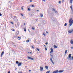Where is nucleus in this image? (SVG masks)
I'll list each match as a JSON object with an SVG mask.
<instances>
[{
    "label": "nucleus",
    "mask_w": 73,
    "mask_h": 73,
    "mask_svg": "<svg viewBox=\"0 0 73 73\" xmlns=\"http://www.w3.org/2000/svg\"><path fill=\"white\" fill-rule=\"evenodd\" d=\"M63 72H64V70H60L59 71L58 70H57L53 72V73H58H58H62Z\"/></svg>",
    "instance_id": "obj_1"
},
{
    "label": "nucleus",
    "mask_w": 73,
    "mask_h": 73,
    "mask_svg": "<svg viewBox=\"0 0 73 73\" xmlns=\"http://www.w3.org/2000/svg\"><path fill=\"white\" fill-rule=\"evenodd\" d=\"M72 18H71L69 20V23H70V26H71L73 23V20H72Z\"/></svg>",
    "instance_id": "obj_2"
},
{
    "label": "nucleus",
    "mask_w": 73,
    "mask_h": 73,
    "mask_svg": "<svg viewBox=\"0 0 73 73\" xmlns=\"http://www.w3.org/2000/svg\"><path fill=\"white\" fill-rule=\"evenodd\" d=\"M73 29H72L68 31V32L69 33H72V32H73Z\"/></svg>",
    "instance_id": "obj_3"
},
{
    "label": "nucleus",
    "mask_w": 73,
    "mask_h": 73,
    "mask_svg": "<svg viewBox=\"0 0 73 73\" xmlns=\"http://www.w3.org/2000/svg\"><path fill=\"white\" fill-rule=\"evenodd\" d=\"M50 61H51V62H52V63L53 64V65H54V63L53 61V60H52V58H50Z\"/></svg>",
    "instance_id": "obj_4"
},
{
    "label": "nucleus",
    "mask_w": 73,
    "mask_h": 73,
    "mask_svg": "<svg viewBox=\"0 0 73 73\" xmlns=\"http://www.w3.org/2000/svg\"><path fill=\"white\" fill-rule=\"evenodd\" d=\"M50 61H51V62H52V63L53 64V65H54V63L53 61V60H52V58H50Z\"/></svg>",
    "instance_id": "obj_5"
},
{
    "label": "nucleus",
    "mask_w": 73,
    "mask_h": 73,
    "mask_svg": "<svg viewBox=\"0 0 73 73\" xmlns=\"http://www.w3.org/2000/svg\"><path fill=\"white\" fill-rule=\"evenodd\" d=\"M40 70L41 72H42V70H44V68L43 67H42L40 66Z\"/></svg>",
    "instance_id": "obj_6"
},
{
    "label": "nucleus",
    "mask_w": 73,
    "mask_h": 73,
    "mask_svg": "<svg viewBox=\"0 0 73 73\" xmlns=\"http://www.w3.org/2000/svg\"><path fill=\"white\" fill-rule=\"evenodd\" d=\"M71 56H72V54H70L68 55V58H67V59L69 60V58H71Z\"/></svg>",
    "instance_id": "obj_7"
},
{
    "label": "nucleus",
    "mask_w": 73,
    "mask_h": 73,
    "mask_svg": "<svg viewBox=\"0 0 73 73\" xmlns=\"http://www.w3.org/2000/svg\"><path fill=\"white\" fill-rule=\"evenodd\" d=\"M28 58L30 60H34L33 58H32L29 56L28 57Z\"/></svg>",
    "instance_id": "obj_8"
},
{
    "label": "nucleus",
    "mask_w": 73,
    "mask_h": 73,
    "mask_svg": "<svg viewBox=\"0 0 73 73\" xmlns=\"http://www.w3.org/2000/svg\"><path fill=\"white\" fill-rule=\"evenodd\" d=\"M50 50L51 51L50 52V53H53V48H51Z\"/></svg>",
    "instance_id": "obj_9"
},
{
    "label": "nucleus",
    "mask_w": 73,
    "mask_h": 73,
    "mask_svg": "<svg viewBox=\"0 0 73 73\" xmlns=\"http://www.w3.org/2000/svg\"><path fill=\"white\" fill-rule=\"evenodd\" d=\"M4 53V51H3L1 53V57H2L3 56V54Z\"/></svg>",
    "instance_id": "obj_10"
},
{
    "label": "nucleus",
    "mask_w": 73,
    "mask_h": 73,
    "mask_svg": "<svg viewBox=\"0 0 73 73\" xmlns=\"http://www.w3.org/2000/svg\"><path fill=\"white\" fill-rule=\"evenodd\" d=\"M22 64H21V63H18V66H21V65Z\"/></svg>",
    "instance_id": "obj_11"
},
{
    "label": "nucleus",
    "mask_w": 73,
    "mask_h": 73,
    "mask_svg": "<svg viewBox=\"0 0 73 73\" xmlns=\"http://www.w3.org/2000/svg\"><path fill=\"white\" fill-rule=\"evenodd\" d=\"M54 48H57V46H56V45H54Z\"/></svg>",
    "instance_id": "obj_12"
},
{
    "label": "nucleus",
    "mask_w": 73,
    "mask_h": 73,
    "mask_svg": "<svg viewBox=\"0 0 73 73\" xmlns=\"http://www.w3.org/2000/svg\"><path fill=\"white\" fill-rule=\"evenodd\" d=\"M52 20L53 21H54L55 20H56V18H54V17H53V19L52 18Z\"/></svg>",
    "instance_id": "obj_13"
},
{
    "label": "nucleus",
    "mask_w": 73,
    "mask_h": 73,
    "mask_svg": "<svg viewBox=\"0 0 73 73\" xmlns=\"http://www.w3.org/2000/svg\"><path fill=\"white\" fill-rule=\"evenodd\" d=\"M70 43L71 44H73V40H71V41H70Z\"/></svg>",
    "instance_id": "obj_14"
},
{
    "label": "nucleus",
    "mask_w": 73,
    "mask_h": 73,
    "mask_svg": "<svg viewBox=\"0 0 73 73\" xmlns=\"http://www.w3.org/2000/svg\"><path fill=\"white\" fill-rule=\"evenodd\" d=\"M17 25L18 27H19V25H20V23H19V22L17 23Z\"/></svg>",
    "instance_id": "obj_15"
},
{
    "label": "nucleus",
    "mask_w": 73,
    "mask_h": 73,
    "mask_svg": "<svg viewBox=\"0 0 73 73\" xmlns=\"http://www.w3.org/2000/svg\"><path fill=\"white\" fill-rule=\"evenodd\" d=\"M45 68L46 69H48V66H46Z\"/></svg>",
    "instance_id": "obj_16"
},
{
    "label": "nucleus",
    "mask_w": 73,
    "mask_h": 73,
    "mask_svg": "<svg viewBox=\"0 0 73 73\" xmlns=\"http://www.w3.org/2000/svg\"><path fill=\"white\" fill-rule=\"evenodd\" d=\"M67 52H68V50H66L65 51V54H66V53H67Z\"/></svg>",
    "instance_id": "obj_17"
},
{
    "label": "nucleus",
    "mask_w": 73,
    "mask_h": 73,
    "mask_svg": "<svg viewBox=\"0 0 73 73\" xmlns=\"http://www.w3.org/2000/svg\"><path fill=\"white\" fill-rule=\"evenodd\" d=\"M17 35H19V31H17Z\"/></svg>",
    "instance_id": "obj_18"
},
{
    "label": "nucleus",
    "mask_w": 73,
    "mask_h": 73,
    "mask_svg": "<svg viewBox=\"0 0 73 73\" xmlns=\"http://www.w3.org/2000/svg\"><path fill=\"white\" fill-rule=\"evenodd\" d=\"M26 42H29V40H27L26 41Z\"/></svg>",
    "instance_id": "obj_19"
},
{
    "label": "nucleus",
    "mask_w": 73,
    "mask_h": 73,
    "mask_svg": "<svg viewBox=\"0 0 73 73\" xmlns=\"http://www.w3.org/2000/svg\"><path fill=\"white\" fill-rule=\"evenodd\" d=\"M73 1V0H70V3L72 4V2Z\"/></svg>",
    "instance_id": "obj_20"
},
{
    "label": "nucleus",
    "mask_w": 73,
    "mask_h": 73,
    "mask_svg": "<svg viewBox=\"0 0 73 73\" xmlns=\"http://www.w3.org/2000/svg\"><path fill=\"white\" fill-rule=\"evenodd\" d=\"M19 61H16V64H19Z\"/></svg>",
    "instance_id": "obj_21"
},
{
    "label": "nucleus",
    "mask_w": 73,
    "mask_h": 73,
    "mask_svg": "<svg viewBox=\"0 0 73 73\" xmlns=\"http://www.w3.org/2000/svg\"><path fill=\"white\" fill-rule=\"evenodd\" d=\"M36 50H38V51H40V49H38V48H36Z\"/></svg>",
    "instance_id": "obj_22"
},
{
    "label": "nucleus",
    "mask_w": 73,
    "mask_h": 73,
    "mask_svg": "<svg viewBox=\"0 0 73 73\" xmlns=\"http://www.w3.org/2000/svg\"><path fill=\"white\" fill-rule=\"evenodd\" d=\"M40 16H41V17H42V16H43V15H42V14H40Z\"/></svg>",
    "instance_id": "obj_23"
},
{
    "label": "nucleus",
    "mask_w": 73,
    "mask_h": 73,
    "mask_svg": "<svg viewBox=\"0 0 73 73\" xmlns=\"http://www.w3.org/2000/svg\"><path fill=\"white\" fill-rule=\"evenodd\" d=\"M67 25V24L66 23H65V24H64L65 27H66V26Z\"/></svg>",
    "instance_id": "obj_24"
},
{
    "label": "nucleus",
    "mask_w": 73,
    "mask_h": 73,
    "mask_svg": "<svg viewBox=\"0 0 73 73\" xmlns=\"http://www.w3.org/2000/svg\"><path fill=\"white\" fill-rule=\"evenodd\" d=\"M61 1H59L58 3L59 4H61Z\"/></svg>",
    "instance_id": "obj_25"
},
{
    "label": "nucleus",
    "mask_w": 73,
    "mask_h": 73,
    "mask_svg": "<svg viewBox=\"0 0 73 73\" xmlns=\"http://www.w3.org/2000/svg\"><path fill=\"white\" fill-rule=\"evenodd\" d=\"M32 29H33V30H35V28L34 27H32Z\"/></svg>",
    "instance_id": "obj_26"
},
{
    "label": "nucleus",
    "mask_w": 73,
    "mask_h": 73,
    "mask_svg": "<svg viewBox=\"0 0 73 73\" xmlns=\"http://www.w3.org/2000/svg\"><path fill=\"white\" fill-rule=\"evenodd\" d=\"M32 7H35V5H31Z\"/></svg>",
    "instance_id": "obj_27"
},
{
    "label": "nucleus",
    "mask_w": 73,
    "mask_h": 73,
    "mask_svg": "<svg viewBox=\"0 0 73 73\" xmlns=\"http://www.w3.org/2000/svg\"><path fill=\"white\" fill-rule=\"evenodd\" d=\"M28 11H31V9H30L29 8H28Z\"/></svg>",
    "instance_id": "obj_28"
},
{
    "label": "nucleus",
    "mask_w": 73,
    "mask_h": 73,
    "mask_svg": "<svg viewBox=\"0 0 73 73\" xmlns=\"http://www.w3.org/2000/svg\"><path fill=\"white\" fill-rule=\"evenodd\" d=\"M24 31H25V32H26V31H27V30H26V29H24Z\"/></svg>",
    "instance_id": "obj_29"
},
{
    "label": "nucleus",
    "mask_w": 73,
    "mask_h": 73,
    "mask_svg": "<svg viewBox=\"0 0 73 73\" xmlns=\"http://www.w3.org/2000/svg\"><path fill=\"white\" fill-rule=\"evenodd\" d=\"M14 19H16V16H14Z\"/></svg>",
    "instance_id": "obj_30"
},
{
    "label": "nucleus",
    "mask_w": 73,
    "mask_h": 73,
    "mask_svg": "<svg viewBox=\"0 0 73 73\" xmlns=\"http://www.w3.org/2000/svg\"><path fill=\"white\" fill-rule=\"evenodd\" d=\"M23 7H24V6H23L22 7H21L22 10H23Z\"/></svg>",
    "instance_id": "obj_31"
},
{
    "label": "nucleus",
    "mask_w": 73,
    "mask_h": 73,
    "mask_svg": "<svg viewBox=\"0 0 73 73\" xmlns=\"http://www.w3.org/2000/svg\"><path fill=\"white\" fill-rule=\"evenodd\" d=\"M52 9L53 10V11L54 12L55 11V9H54V8Z\"/></svg>",
    "instance_id": "obj_32"
},
{
    "label": "nucleus",
    "mask_w": 73,
    "mask_h": 73,
    "mask_svg": "<svg viewBox=\"0 0 73 73\" xmlns=\"http://www.w3.org/2000/svg\"><path fill=\"white\" fill-rule=\"evenodd\" d=\"M70 8L71 9H72V5L71 6Z\"/></svg>",
    "instance_id": "obj_33"
},
{
    "label": "nucleus",
    "mask_w": 73,
    "mask_h": 73,
    "mask_svg": "<svg viewBox=\"0 0 73 73\" xmlns=\"http://www.w3.org/2000/svg\"><path fill=\"white\" fill-rule=\"evenodd\" d=\"M48 42H46L45 43V44H46V45H48Z\"/></svg>",
    "instance_id": "obj_34"
},
{
    "label": "nucleus",
    "mask_w": 73,
    "mask_h": 73,
    "mask_svg": "<svg viewBox=\"0 0 73 73\" xmlns=\"http://www.w3.org/2000/svg\"><path fill=\"white\" fill-rule=\"evenodd\" d=\"M45 50H47V48H46V47H45Z\"/></svg>",
    "instance_id": "obj_35"
},
{
    "label": "nucleus",
    "mask_w": 73,
    "mask_h": 73,
    "mask_svg": "<svg viewBox=\"0 0 73 73\" xmlns=\"http://www.w3.org/2000/svg\"><path fill=\"white\" fill-rule=\"evenodd\" d=\"M54 12H55V13H57V11L56 10Z\"/></svg>",
    "instance_id": "obj_36"
},
{
    "label": "nucleus",
    "mask_w": 73,
    "mask_h": 73,
    "mask_svg": "<svg viewBox=\"0 0 73 73\" xmlns=\"http://www.w3.org/2000/svg\"><path fill=\"white\" fill-rule=\"evenodd\" d=\"M2 16V14L0 13V16Z\"/></svg>",
    "instance_id": "obj_37"
},
{
    "label": "nucleus",
    "mask_w": 73,
    "mask_h": 73,
    "mask_svg": "<svg viewBox=\"0 0 73 73\" xmlns=\"http://www.w3.org/2000/svg\"><path fill=\"white\" fill-rule=\"evenodd\" d=\"M43 35H44V36H45L46 35H45V33H43Z\"/></svg>",
    "instance_id": "obj_38"
},
{
    "label": "nucleus",
    "mask_w": 73,
    "mask_h": 73,
    "mask_svg": "<svg viewBox=\"0 0 73 73\" xmlns=\"http://www.w3.org/2000/svg\"><path fill=\"white\" fill-rule=\"evenodd\" d=\"M50 56L52 57H53V55L52 54H50Z\"/></svg>",
    "instance_id": "obj_39"
},
{
    "label": "nucleus",
    "mask_w": 73,
    "mask_h": 73,
    "mask_svg": "<svg viewBox=\"0 0 73 73\" xmlns=\"http://www.w3.org/2000/svg\"><path fill=\"white\" fill-rule=\"evenodd\" d=\"M31 47L32 48H33V49H34V47H33V46H32Z\"/></svg>",
    "instance_id": "obj_40"
},
{
    "label": "nucleus",
    "mask_w": 73,
    "mask_h": 73,
    "mask_svg": "<svg viewBox=\"0 0 73 73\" xmlns=\"http://www.w3.org/2000/svg\"><path fill=\"white\" fill-rule=\"evenodd\" d=\"M30 2H32V0H30Z\"/></svg>",
    "instance_id": "obj_41"
},
{
    "label": "nucleus",
    "mask_w": 73,
    "mask_h": 73,
    "mask_svg": "<svg viewBox=\"0 0 73 73\" xmlns=\"http://www.w3.org/2000/svg\"><path fill=\"white\" fill-rule=\"evenodd\" d=\"M21 16H23V15L22 14H21Z\"/></svg>",
    "instance_id": "obj_42"
},
{
    "label": "nucleus",
    "mask_w": 73,
    "mask_h": 73,
    "mask_svg": "<svg viewBox=\"0 0 73 73\" xmlns=\"http://www.w3.org/2000/svg\"><path fill=\"white\" fill-rule=\"evenodd\" d=\"M18 73H22V72L21 71L20 72H18Z\"/></svg>",
    "instance_id": "obj_43"
},
{
    "label": "nucleus",
    "mask_w": 73,
    "mask_h": 73,
    "mask_svg": "<svg viewBox=\"0 0 73 73\" xmlns=\"http://www.w3.org/2000/svg\"><path fill=\"white\" fill-rule=\"evenodd\" d=\"M64 0H62V3H63V2H64Z\"/></svg>",
    "instance_id": "obj_44"
},
{
    "label": "nucleus",
    "mask_w": 73,
    "mask_h": 73,
    "mask_svg": "<svg viewBox=\"0 0 73 73\" xmlns=\"http://www.w3.org/2000/svg\"><path fill=\"white\" fill-rule=\"evenodd\" d=\"M18 38H19L20 39V38H21V37H18Z\"/></svg>",
    "instance_id": "obj_45"
},
{
    "label": "nucleus",
    "mask_w": 73,
    "mask_h": 73,
    "mask_svg": "<svg viewBox=\"0 0 73 73\" xmlns=\"http://www.w3.org/2000/svg\"><path fill=\"white\" fill-rule=\"evenodd\" d=\"M71 49H73V47H71Z\"/></svg>",
    "instance_id": "obj_46"
},
{
    "label": "nucleus",
    "mask_w": 73,
    "mask_h": 73,
    "mask_svg": "<svg viewBox=\"0 0 73 73\" xmlns=\"http://www.w3.org/2000/svg\"><path fill=\"white\" fill-rule=\"evenodd\" d=\"M36 11H37V12H39V10H36Z\"/></svg>",
    "instance_id": "obj_47"
},
{
    "label": "nucleus",
    "mask_w": 73,
    "mask_h": 73,
    "mask_svg": "<svg viewBox=\"0 0 73 73\" xmlns=\"http://www.w3.org/2000/svg\"><path fill=\"white\" fill-rule=\"evenodd\" d=\"M29 72H31V70H29Z\"/></svg>",
    "instance_id": "obj_48"
},
{
    "label": "nucleus",
    "mask_w": 73,
    "mask_h": 73,
    "mask_svg": "<svg viewBox=\"0 0 73 73\" xmlns=\"http://www.w3.org/2000/svg\"><path fill=\"white\" fill-rule=\"evenodd\" d=\"M8 73H10V71H9V72H8Z\"/></svg>",
    "instance_id": "obj_49"
},
{
    "label": "nucleus",
    "mask_w": 73,
    "mask_h": 73,
    "mask_svg": "<svg viewBox=\"0 0 73 73\" xmlns=\"http://www.w3.org/2000/svg\"><path fill=\"white\" fill-rule=\"evenodd\" d=\"M46 33L47 34L48 33V32L47 31H46Z\"/></svg>",
    "instance_id": "obj_50"
},
{
    "label": "nucleus",
    "mask_w": 73,
    "mask_h": 73,
    "mask_svg": "<svg viewBox=\"0 0 73 73\" xmlns=\"http://www.w3.org/2000/svg\"><path fill=\"white\" fill-rule=\"evenodd\" d=\"M41 25V24H40V23H39L38 24V25Z\"/></svg>",
    "instance_id": "obj_51"
},
{
    "label": "nucleus",
    "mask_w": 73,
    "mask_h": 73,
    "mask_svg": "<svg viewBox=\"0 0 73 73\" xmlns=\"http://www.w3.org/2000/svg\"><path fill=\"white\" fill-rule=\"evenodd\" d=\"M11 23L12 24H13V22H11Z\"/></svg>",
    "instance_id": "obj_52"
},
{
    "label": "nucleus",
    "mask_w": 73,
    "mask_h": 73,
    "mask_svg": "<svg viewBox=\"0 0 73 73\" xmlns=\"http://www.w3.org/2000/svg\"><path fill=\"white\" fill-rule=\"evenodd\" d=\"M15 70H16L17 69V68H15Z\"/></svg>",
    "instance_id": "obj_53"
},
{
    "label": "nucleus",
    "mask_w": 73,
    "mask_h": 73,
    "mask_svg": "<svg viewBox=\"0 0 73 73\" xmlns=\"http://www.w3.org/2000/svg\"><path fill=\"white\" fill-rule=\"evenodd\" d=\"M72 60H73V56L72 57Z\"/></svg>",
    "instance_id": "obj_54"
},
{
    "label": "nucleus",
    "mask_w": 73,
    "mask_h": 73,
    "mask_svg": "<svg viewBox=\"0 0 73 73\" xmlns=\"http://www.w3.org/2000/svg\"><path fill=\"white\" fill-rule=\"evenodd\" d=\"M13 31H15V30L13 29Z\"/></svg>",
    "instance_id": "obj_55"
},
{
    "label": "nucleus",
    "mask_w": 73,
    "mask_h": 73,
    "mask_svg": "<svg viewBox=\"0 0 73 73\" xmlns=\"http://www.w3.org/2000/svg\"><path fill=\"white\" fill-rule=\"evenodd\" d=\"M45 47H46V46H45V45H43Z\"/></svg>",
    "instance_id": "obj_56"
},
{
    "label": "nucleus",
    "mask_w": 73,
    "mask_h": 73,
    "mask_svg": "<svg viewBox=\"0 0 73 73\" xmlns=\"http://www.w3.org/2000/svg\"><path fill=\"white\" fill-rule=\"evenodd\" d=\"M24 25H25V23H24Z\"/></svg>",
    "instance_id": "obj_57"
},
{
    "label": "nucleus",
    "mask_w": 73,
    "mask_h": 73,
    "mask_svg": "<svg viewBox=\"0 0 73 73\" xmlns=\"http://www.w3.org/2000/svg\"><path fill=\"white\" fill-rule=\"evenodd\" d=\"M43 1H45V0H42Z\"/></svg>",
    "instance_id": "obj_58"
},
{
    "label": "nucleus",
    "mask_w": 73,
    "mask_h": 73,
    "mask_svg": "<svg viewBox=\"0 0 73 73\" xmlns=\"http://www.w3.org/2000/svg\"><path fill=\"white\" fill-rule=\"evenodd\" d=\"M28 53H30V52H28Z\"/></svg>",
    "instance_id": "obj_59"
},
{
    "label": "nucleus",
    "mask_w": 73,
    "mask_h": 73,
    "mask_svg": "<svg viewBox=\"0 0 73 73\" xmlns=\"http://www.w3.org/2000/svg\"><path fill=\"white\" fill-rule=\"evenodd\" d=\"M15 26L16 28H17V26H16V25H15Z\"/></svg>",
    "instance_id": "obj_60"
},
{
    "label": "nucleus",
    "mask_w": 73,
    "mask_h": 73,
    "mask_svg": "<svg viewBox=\"0 0 73 73\" xmlns=\"http://www.w3.org/2000/svg\"><path fill=\"white\" fill-rule=\"evenodd\" d=\"M30 53L31 54V53H32V52H30Z\"/></svg>",
    "instance_id": "obj_61"
},
{
    "label": "nucleus",
    "mask_w": 73,
    "mask_h": 73,
    "mask_svg": "<svg viewBox=\"0 0 73 73\" xmlns=\"http://www.w3.org/2000/svg\"><path fill=\"white\" fill-rule=\"evenodd\" d=\"M30 16H32V14H31V15H30Z\"/></svg>",
    "instance_id": "obj_62"
},
{
    "label": "nucleus",
    "mask_w": 73,
    "mask_h": 73,
    "mask_svg": "<svg viewBox=\"0 0 73 73\" xmlns=\"http://www.w3.org/2000/svg\"><path fill=\"white\" fill-rule=\"evenodd\" d=\"M70 60H71V58H70Z\"/></svg>",
    "instance_id": "obj_63"
},
{
    "label": "nucleus",
    "mask_w": 73,
    "mask_h": 73,
    "mask_svg": "<svg viewBox=\"0 0 73 73\" xmlns=\"http://www.w3.org/2000/svg\"><path fill=\"white\" fill-rule=\"evenodd\" d=\"M25 67H27V66H25Z\"/></svg>",
    "instance_id": "obj_64"
}]
</instances>
